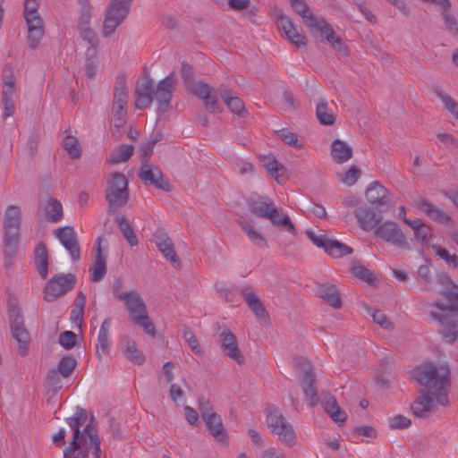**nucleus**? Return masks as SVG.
I'll return each mask as SVG.
<instances>
[{
    "label": "nucleus",
    "mask_w": 458,
    "mask_h": 458,
    "mask_svg": "<svg viewBox=\"0 0 458 458\" xmlns=\"http://www.w3.org/2000/svg\"><path fill=\"white\" fill-rule=\"evenodd\" d=\"M412 377L424 387L411 406L416 417L426 418L434 411L435 401L444 407L450 405L451 372L447 363H423L412 370Z\"/></svg>",
    "instance_id": "nucleus-1"
},
{
    "label": "nucleus",
    "mask_w": 458,
    "mask_h": 458,
    "mask_svg": "<svg viewBox=\"0 0 458 458\" xmlns=\"http://www.w3.org/2000/svg\"><path fill=\"white\" fill-rule=\"evenodd\" d=\"M177 79L174 72L161 80L157 87H154V81L149 76L145 81L138 83L135 89L136 108L144 109L150 106L153 100L157 103V113L165 114L171 107V100L175 90Z\"/></svg>",
    "instance_id": "nucleus-2"
},
{
    "label": "nucleus",
    "mask_w": 458,
    "mask_h": 458,
    "mask_svg": "<svg viewBox=\"0 0 458 458\" xmlns=\"http://www.w3.org/2000/svg\"><path fill=\"white\" fill-rule=\"evenodd\" d=\"M250 211L258 217L267 219L279 230L296 236L298 232L290 216L279 209L267 197H251L247 201Z\"/></svg>",
    "instance_id": "nucleus-3"
},
{
    "label": "nucleus",
    "mask_w": 458,
    "mask_h": 458,
    "mask_svg": "<svg viewBox=\"0 0 458 458\" xmlns=\"http://www.w3.org/2000/svg\"><path fill=\"white\" fill-rule=\"evenodd\" d=\"M181 75L186 90L201 99L205 109L210 114L221 113L223 108L217 102V94L214 87L199 81H194L195 71L187 62L182 63Z\"/></svg>",
    "instance_id": "nucleus-4"
},
{
    "label": "nucleus",
    "mask_w": 458,
    "mask_h": 458,
    "mask_svg": "<svg viewBox=\"0 0 458 458\" xmlns=\"http://www.w3.org/2000/svg\"><path fill=\"white\" fill-rule=\"evenodd\" d=\"M21 210L17 206H9L4 217V255L5 266H11L16 256L20 226H21Z\"/></svg>",
    "instance_id": "nucleus-5"
},
{
    "label": "nucleus",
    "mask_w": 458,
    "mask_h": 458,
    "mask_svg": "<svg viewBox=\"0 0 458 458\" xmlns=\"http://www.w3.org/2000/svg\"><path fill=\"white\" fill-rule=\"evenodd\" d=\"M105 199L107 202L108 215L115 214L127 205L130 199L129 182L123 174L114 172L111 174L106 182Z\"/></svg>",
    "instance_id": "nucleus-6"
},
{
    "label": "nucleus",
    "mask_w": 458,
    "mask_h": 458,
    "mask_svg": "<svg viewBox=\"0 0 458 458\" xmlns=\"http://www.w3.org/2000/svg\"><path fill=\"white\" fill-rule=\"evenodd\" d=\"M8 320L12 336L18 343V353L25 356L28 352L30 335L26 328L21 310L15 302L9 301Z\"/></svg>",
    "instance_id": "nucleus-7"
},
{
    "label": "nucleus",
    "mask_w": 458,
    "mask_h": 458,
    "mask_svg": "<svg viewBox=\"0 0 458 458\" xmlns=\"http://www.w3.org/2000/svg\"><path fill=\"white\" fill-rule=\"evenodd\" d=\"M267 424L281 442L288 446L295 445L296 435L293 426L273 404L267 407Z\"/></svg>",
    "instance_id": "nucleus-8"
},
{
    "label": "nucleus",
    "mask_w": 458,
    "mask_h": 458,
    "mask_svg": "<svg viewBox=\"0 0 458 458\" xmlns=\"http://www.w3.org/2000/svg\"><path fill=\"white\" fill-rule=\"evenodd\" d=\"M133 0H110L103 22V36L110 37L130 13Z\"/></svg>",
    "instance_id": "nucleus-9"
},
{
    "label": "nucleus",
    "mask_w": 458,
    "mask_h": 458,
    "mask_svg": "<svg viewBox=\"0 0 458 458\" xmlns=\"http://www.w3.org/2000/svg\"><path fill=\"white\" fill-rule=\"evenodd\" d=\"M76 284L74 274H58L54 276L44 288V300L47 302L56 301L61 296L72 291Z\"/></svg>",
    "instance_id": "nucleus-10"
},
{
    "label": "nucleus",
    "mask_w": 458,
    "mask_h": 458,
    "mask_svg": "<svg viewBox=\"0 0 458 458\" xmlns=\"http://www.w3.org/2000/svg\"><path fill=\"white\" fill-rule=\"evenodd\" d=\"M374 234L377 238L392 244L397 249L411 250V245L405 234L395 222L388 220L383 223L380 222L374 229Z\"/></svg>",
    "instance_id": "nucleus-11"
},
{
    "label": "nucleus",
    "mask_w": 458,
    "mask_h": 458,
    "mask_svg": "<svg viewBox=\"0 0 458 458\" xmlns=\"http://www.w3.org/2000/svg\"><path fill=\"white\" fill-rule=\"evenodd\" d=\"M308 238L318 247L322 248L325 252L334 258H341L353 252L352 248L336 240L328 238L326 233L319 231L318 233L309 230L306 232Z\"/></svg>",
    "instance_id": "nucleus-12"
},
{
    "label": "nucleus",
    "mask_w": 458,
    "mask_h": 458,
    "mask_svg": "<svg viewBox=\"0 0 458 458\" xmlns=\"http://www.w3.org/2000/svg\"><path fill=\"white\" fill-rule=\"evenodd\" d=\"M139 178L145 183L154 186L164 191H171L172 185L165 178L161 169L155 165L150 164L147 159L141 160L139 172Z\"/></svg>",
    "instance_id": "nucleus-13"
},
{
    "label": "nucleus",
    "mask_w": 458,
    "mask_h": 458,
    "mask_svg": "<svg viewBox=\"0 0 458 458\" xmlns=\"http://www.w3.org/2000/svg\"><path fill=\"white\" fill-rule=\"evenodd\" d=\"M217 334L224 353L238 364H242L244 361V356L238 346L234 334L226 327H221L220 326H218Z\"/></svg>",
    "instance_id": "nucleus-14"
},
{
    "label": "nucleus",
    "mask_w": 458,
    "mask_h": 458,
    "mask_svg": "<svg viewBox=\"0 0 458 458\" xmlns=\"http://www.w3.org/2000/svg\"><path fill=\"white\" fill-rule=\"evenodd\" d=\"M299 367L302 370L300 385L306 398L309 400L310 406L314 407L318 402V397L315 387L316 378L313 369L306 360L300 361Z\"/></svg>",
    "instance_id": "nucleus-15"
},
{
    "label": "nucleus",
    "mask_w": 458,
    "mask_h": 458,
    "mask_svg": "<svg viewBox=\"0 0 458 458\" xmlns=\"http://www.w3.org/2000/svg\"><path fill=\"white\" fill-rule=\"evenodd\" d=\"M54 234L69 251L72 259L75 262L79 261L81 249L74 228L71 225L63 226L55 230Z\"/></svg>",
    "instance_id": "nucleus-16"
},
{
    "label": "nucleus",
    "mask_w": 458,
    "mask_h": 458,
    "mask_svg": "<svg viewBox=\"0 0 458 458\" xmlns=\"http://www.w3.org/2000/svg\"><path fill=\"white\" fill-rule=\"evenodd\" d=\"M153 241L159 251L169 260L175 267H180L182 263L176 252L174 250V243L166 231L163 228H157L153 234Z\"/></svg>",
    "instance_id": "nucleus-17"
},
{
    "label": "nucleus",
    "mask_w": 458,
    "mask_h": 458,
    "mask_svg": "<svg viewBox=\"0 0 458 458\" xmlns=\"http://www.w3.org/2000/svg\"><path fill=\"white\" fill-rule=\"evenodd\" d=\"M365 196L367 200L377 209H383L392 199L390 191L377 181L369 185Z\"/></svg>",
    "instance_id": "nucleus-18"
},
{
    "label": "nucleus",
    "mask_w": 458,
    "mask_h": 458,
    "mask_svg": "<svg viewBox=\"0 0 458 458\" xmlns=\"http://www.w3.org/2000/svg\"><path fill=\"white\" fill-rule=\"evenodd\" d=\"M382 210L383 209L379 208L377 212H376L369 207L362 206L355 209L354 216L360 227L366 232H369L375 229L382 221Z\"/></svg>",
    "instance_id": "nucleus-19"
},
{
    "label": "nucleus",
    "mask_w": 458,
    "mask_h": 458,
    "mask_svg": "<svg viewBox=\"0 0 458 458\" xmlns=\"http://www.w3.org/2000/svg\"><path fill=\"white\" fill-rule=\"evenodd\" d=\"M217 97L220 96L227 108L240 117H246L249 114L243 101L234 92L225 86H220L216 89Z\"/></svg>",
    "instance_id": "nucleus-20"
},
{
    "label": "nucleus",
    "mask_w": 458,
    "mask_h": 458,
    "mask_svg": "<svg viewBox=\"0 0 458 458\" xmlns=\"http://www.w3.org/2000/svg\"><path fill=\"white\" fill-rule=\"evenodd\" d=\"M290 3L294 11L302 18L304 24L312 34L320 26V21H326L321 16L314 15L303 0H290Z\"/></svg>",
    "instance_id": "nucleus-21"
},
{
    "label": "nucleus",
    "mask_w": 458,
    "mask_h": 458,
    "mask_svg": "<svg viewBox=\"0 0 458 458\" xmlns=\"http://www.w3.org/2000/svg\"><path fill=\"white\" fill-rule=\"evenodd\" d=\"M320 35L324 37L327 41H328L332 47L335 49L342 55H348V48L346 45L342 40L341 37L336 36L332 26L327 22V21H321L320 26L315 30L313 35L318 36Z\"/></svg>",
    "instance_id": "nucleus-22"
},
{
    "label": "nucleus",
    "mask_w": 458,
    "mask_h": 458,
    "mask_svg": "<svg viewBox=\"0 0 458 458\" xmlns=\"http://www.w3.org/2000/svg\"><path fill=\"white\" fill-rule=\"evenodd\" d=\"M103 241L104 239L102 237H98L97 240V244L94 248L95 259L89 269L91 272L90 280L95 283L101 281L106 274V255L102 252L101 248Z\"/></svg>",
    "instance_id": "nucleus-23"
},
{
    "label": "nucleus",
    "mask_w": 458,
    "mask_h": 458,
    "mask_svg": "<svg viewBox=\"0 0 458 458\" xmlns=\"http://www.w3.org/2000/svg\"><path fill=\"white\" fill-rule=\"evenodd\" d=\"M82 442L87 448L93 449V458H100V438L98 435L97 424L94 415L90 416L89 423L83 428Z\"/></svg>",
    "instance_id": "nucleus-24"
},
{
    "label": "nucleus",
    "mask_w": 458,
    "mask_h": 458,
    "mask_svg": "<svg viewBox=\"0 0 458 458\" xmlns=\"http://www.w3.org/2000/svg\"><path fill=\"white\" fill-rule=\"evenodd\" d=\"M117 299L124 302L132 319L135 316L147 312V306L143 299L135 291L120 293L117 295Z\"/></svg>",
    "instance_id": "nucleus-25"
},
{
    "label": "nucleus",
    "mask_w": 458,
    "mask_h": 458,
    "mask_svg": "<svg viewBox=\"0 0 458 458\" xmlns=\"http://www.w3.org/2000/svg\"><path fill=\"white\" fill-rule=\"evenodd\" d=\"M241 294L248 304L250 310L255 314V316L260 320H267L268 313L264 307L263 303L253 292L252 287L246 285L241 289Z\"/></svg>",
    "instance_id": "nucleus-26"
},
{
    "label": "nucleus",
    "mask_w": 458,
    "mask_h": 458,
    "mask_svg": "<svg viewBox=\"0 0 458 458\" xmlns=\"http://www.w3.org/2000/svg\"><path fill=\"white\" fill-rule=\"evenodd\" d=\"M416 206L418 208L427 214L431 219L439 224L449 225L454 223L452 217L448 214L438 208L427 199H420L417 200Z\"/></svg>",
    "instance_id": "nucleus-27"
},
{
    "label": "nucleus",
    "mask_w": 458,
    "mask_h": 458,
    "mask_svg": "<svg viewBox=\"0 0 458 458\" xmlns=\"http://www.w3.org/2000/svg\"><path fill=\"white\" fill-rule=\"evenodd\" d=\"M28 26V39L30 48L35 49L44 35L43 21L38 14L24 16Z\"/></svg>",
    "instance_id": "nucleus-28"
},
{
    "label": "nucleus",
    "mask_w": 458,
    "mask_h": 458,
    "mask_svg": "<svg viewBox=\"0 0 458 458\" xmlns=\"http://www.w3.org/2000/svg\"><path fill=\"white\" fill-rule=\"evenodd\" d=\"M88 411L84 408L77 407L76 412L72 417L66 418V422L72 429V437L70 442L80 443V438L82 439L83 430L81 431V427L85 424L88 420Z\"/></svg>",
    "instance_id": "nucleus-29"
},
{
    "label": "nucleus",
    "mask_w": 458,
    "mask_h": 458,
    "mask_svg": "<svg viewBox=\"0 0 458 458\" xmlns=\"http://www.w3.org/2000/svg\"><path fill=\"white\" fill-rule=\"evenodd\" d=\"M318 295L328 305L335 309L342 307V300L337 288L331 284H322L318 286Z\"/></svg>",
    "instance_id": "nucleus-30"
},
{
    "label": "nucleus",
    "mask_w": 458,
    "mask_h": 458,
    "mask_svg": "<svg viewBox=\"0 0 458 458\" xmlns=\"http://www.w3.org/2000/svg\"><path fill=\"white\" fill-rule=\"evenodd\" d=\"M128 90L126 87V76L119 73L115 78V85L114 87L113 105L127 108L128 106Z\"/></svg>",
    "instance_id": "nucleus-31"
},
{
    "label": "nucleus",
    "mask_w": 458,
    "mask_h": 458,
    "mask_svg": "<svg viewBox=\"0 0 458 458\" xmlns=\"http://www.w3.org/2000/svg\"><path fill=\"white\" fill-rule=\"evenodd\" d=\"M34 265L39 276L46 279L48 274V257L43 242L37 244L34 250Z\"/></svg>",
    "instance_id": "nucleus-32"
},
{
    "label": "nucleus",
    "mask_w": 458,
    "mask_h": 458,
    "mask_svg": "<svg viewBox=\"0 0 458 458\" xmlns=\"http://www.w3.org/2000/svg\"><path fill=\"white\" fill-rule=\"evenodd\" d=\"M404 223L413 230L415 240L421 244L428 242L432 236L431 228L419 218L410 219L404 217Z\"/></svg>",
    "instance_id": "nucleus-33"
},
{
    "label": "nucleus",
    "mask_w": 458,
    "mask_h": 458,
    "mask_svg": "<svg viewBox=\"0 0 458 458\" xmlns=\"http://www.w3.org/2000/svg\"><path fill=\"white\" fill-rule=\"evenodd\" d=\"M331 156L336 164H343L352 157V148L344 141L336 139L331 144Z\"/></svg>",
    "instance_id": "nucleus-34"
},
{
    "label": "nucleus",
    "mask_w": 458,
    "mask_h": 458,
    "mask_svg": "<svg viewBox=\"0 0 458 458\" xmlns=\"http://www.w3.org/2000/svg\"><path fill=\"white\" fill-rule=\"evenodd\" d=\"M322 405L325 411L335 422L344 423L346 420V412L340 408L335 397L333 395H328L325 400H323Z\"/></svg>",
    "instance_id": "nucleus-35"
},
{
    "label": "nucleus",
    "mask_w": 458,
    "mask_h": 458,
    "mask_svg": "<svg viewBox=\"0 0 458 458\" xmlns=\"http://www.w3.org/2000/svg\"><path fill=\"white\" fill-rule=\"evenodd\" d=\"M440 294L449 301L448 304H444L441 301L434 302V306L441 311H457L458 310V285L455 284L450 290L441 291Z\"/></svg>",
    "instance_id": "nucleus-36"
},
{
    "label": "nucleus",
    "mask_w": 458,
    "mask_h": 458,
    "mask_svg": "<svg viewBox=\"0 0 458 458\" xmlns=\"http://www.w3.org/2000/svg\"><path fill=\"white\" fill-rule=\"evenodd\" d=\"M44 216L46 220L52 223L61 221L64 218L62 203L55 198H48L44 207Z\"/></svg>",
    "instance_id": "nucleus-37"
},
{
    "label": "nucleus",
    "mask_w": 458,
    "mask_h": 458,
    "mask_svg": "<svg viewBox=\"0 0 458 458\" xmlns=\"http://www.w3.org/2000/svg\"><path fill=\"white\" fill-rule=\"evenodd\" d=\"M210 434L218 441L225 442L227 438L226 430L223 425L222 419L219 414H212L204 420Z\"/></svg>",
    "instance_id": "nucleus-38"
},
{
    "label": "nucleus",
    "mask_w": 458,
    "mask_h": 458,
    "mask_svg": "<svg viewBox=\"0 0 458 458\" xmlns=\"http://www.w3.org/2000/svg\"><path fill=\"white\" fill-rule=\"evenodd\" d=\"M78 30L81 38L89 45L86 50V55L96 58L98 55V47L99 45V39L96 32L90 27L80 28Z\"/></svg>",
    "instance_id": "nucleus-39"
},
{
    "label": "nucleus",
    "mask_w": 458,
    "mask_h": 458,
    "mask_svg": "<svg viewBox=\"0 0 458 458\" xmlns=\"http://www.w3.org/2000/svg\"><path fill=\"white\" fill-rule=\"evenodd\" d=\"M115 224L118 225L123 237L126 239L131 246L138 245V239L134 230L125 216H116L114 218Z\"/></svg>",
    "instance_id": "nucleus-40"
},
{
    "label": "nucleus",
    "mask_w": 458,
    "mask_h": 458,
    "mask_svg": "<svg viewBox=\"0 0 458 458\" xmlns=\"http://www.w3.org/2000/svg\"><path fill=\"white\" fill-rule=\"evenodd\" d=\"M134 152L132 145H120L110 154L107 161L110 164H119L128 161Z\"/></svg>",
    "instance_id": "nucleus-41"
},
{
    "label": "nucleus",
    "mask_w": 458,
    "mask_h": 458,
    "mask_svg": "<svg viewBox=\"0 0 458 458\" xmlns=\"http://www.w3.org/2000/svg\"><path fill=\"white\" fill-rule=\"evenodd\" d=\"M316 115L319 123L323 125H333L335 122L334 113L328 107V104L325 99H320L317 104Z\"/></svg>",
    "instance_id": "nucleus-42"
},
{
    "label": "nucleus",
    "mask_w": 458,
    "mask_h": 458,
    "mask_svg": "<svg viewBox=\"0 0 458 458\" xmlns=\"http://www.w3.org/2000/svg\"><path fill=\"white\" fill-rule=\"evenodd\" d=\"M263 165L272 177H274L278 182H282L280 178L284 175L286 169L276 159L274 156L270 155L264 157Z\"/></svg>",
    "instance_id": "nucleus-43"
},
{
    "label": "nucleus",
    "mask_w": 458,
    "mask_h": 458,
    "mask_svg": "<svg viewBox=\"0 0 458 458\" xmlns=\"http://www.w3.org/2000/svg\"><path fill=\"white\" fill-rule=\"evenodd\" d=\"M273 19L280 30H283L285 36H289V33L295 28L292 20L284 13L282 9L275 8L273 11Z\"/></svg>",
    "instance_id": "nucleus-44"
},
{
    "label": "nucleus",
    "mask_w": 458,
    "mask_h": 458,
    "mask_svg": "<svg viewBox=\"0 0 458 458\" xmlns=\"http://www.w3.org/2000/svg\"><path fill=\"white\" fill-rule=\"evenodd\" d=\"M430 316L437 320L442 326L447 327H458V310L457 311H445L439 313L437 311H430Z\"/></svg>",
    "instance_id": "nucleus-45"
},
{
    "label": "nucleus",
    "mask_w": 458,
    "mask_h": 458,
    "mask_svg": "<svg viewBox=\"0 0 458 458\" xmlns=\"http://www.w3.org/2000/svg\"><path fill=\"white\" fill-rule=\"evenodd\" d=\"M352 272L359 279L373 285L377 281V277L372 271L365 267L359 261H353L352 263Z\"/></svg>",
    "instance_id": "nucleus-46"
},
{
    "label": "nucleus",
    "mask_w": 458,
    "mask_h": 458,
    "mask_svg": "<svg viewBox=\"0 0 458 458\" xmlns=\"http://www.w3.org/2000/svg\"><path fill=\"white\" fill-rule=\"evenodd\" d=\"M77 367V360L72 354L64 355L59 361L57 370L64 378L69 377Z\"/></svg>",
    "instance_id": "nucleus-47"
},
{
    "label": "nucleus",
    "mask_w": 458,
    "mask_h": 458,
    "mask_svg": "<svg viewBox=\"0 0 458 458\" xmlns=\"http://www.w3.org/2000/svg\"><path fill=\"white\" fill-rule=\"evenodd\" d=\"M364 308L368 314L372 317L373 321L379 325L382 328L391 330L394 328V324L386 316V314L379 310H373L367 304H364Z\"/></svg>",
    "instance_id": "nucleus-48"
},
{
    "label": "nucleus",
    "mask_w": 458,
    "mask_h": 458,
    "mask_svg": "<svg viewBox=\"0 0 458 458\" xmlns=\"http://www.w3.org/2000/svg\"><path fill=\"white\" fill-rule=\"evenodd\" d=\"M242 230L248 235V237L259 246H267V240L263 237V235L251 225L247 222L239 220L238 221Z\"/></svg>",
    "instance_id": "nucleus-49"
},
{
    "label": "nucleus",
    "mask_w": 458,
    "mask_h": 458,
    "mask_svg": "<svg viewBox=\"0 0 458 458\" xmlns=\"http://www.w3.org/2000/svg\"><path fill=\"white\" fill-rule=\"evenodd\" d=\"M110 325H111V318H106L101 327H100V329H99V333H98V345H97V352L98 353L99 352V350H101V352L103 353H107L108 352V339H107V335H108V330H109V327H110Z\"/></svg>",
    "instance_id": "nucleus-50"
},
{
    "label": "nucleus",
    "mask_w": 458,
    "mask_h": 458,
    "mask_svg": "<svg viewBox=\"0 0 458 458\" xmlns=\"http://www.w3.org/2000/svg\"><path fill=\"white\" fill-rule=\"evenodd\" d=\"M124 354L131 362L140 365L145 360L144 354L140 352L132 340H127Z\"/></svg>",
    "instance_id": "nucleus-51"
},
{
    "label": "nucleus",
    "mask_w": 458,
    "mask_h": 458,
    "mask_svg": "<svg viewBox=\"0 0 458 458\" xmlns=\"http://www.w3.org/2000/svg\"><path fill=\"white\" fill-rule=\"evenodd\" d=\"M63 146L71 158L76 159L81 156V148L77 138L67 135L63 140Z\"/></svg>",
    "instance_id": "nucleus-52"
},
{
    "label": "nucleus",
    "mask_w": 458,
    "mask_h": 458,
    "mask_svg": "<svg viewBox=\"0 0 458 458\" xmlns=\"http://www.w3.org/2000/svg\"><path fill=\"white\" fill-rule=\"evenodd\" d=\"M132 321L135 325L141 327L148 335H151L152 337L156 336L155 325L148 316V311L144 314L135 316Z\"/></svg>",
    "instance_id": "nucleus-53"
},
{
    "label": "nucleus",
    "mask_w": 458,
    "mask_h": 458,
    "mask_svg": "<svg viewBox=\"0 0 458 458\" xmlns=\"http://www.w3.org/2000/svg\"><path fill=\"white\" fill-rule=\"evenodd\" d=\"M89 452L84 450L81 442H70L69 445L64 450V458H88Z\"/></svg>",
    "instance_id": "nucleus-54"
},
{
    "label": "nucleus",
    "mask_w": 458,
    "mask_h": 458,
    "mask_svg": "<svg viewBox=\"0 0 458 458\" xmlns=\"http://www.w3.org/2000/svg\"><path fill=\"white\" fill-rule=\"evenodd\" d=\"M437 96L442 100L445 108L457 120L458 119V102L449 95L444 94L440 90L436 91Z\"/></svg>",
    "instance_id": "nucleus-55"
},
{
    "label": "nucleus",
    "mask_w": 458,
    "mask_h": 458,
    "mask_svg": "<svg viewBox=\"0 0 458 458\" xmlns=\"http://www.w3.org/2000/svg\"><path fill=\"white\" fill-rule=\"evenodd\" d=\"M432 249L436 250V254L445 260V262L452 268H458V256L450 254L447 250L440 246L433 245Z\"/></svg>",
    "instance_id": "nucleus-56"
},
{
    "label": "nucleus",
    "mask_w": 458,
    "mask_h": 458,
    "mask_svg": "<svg viewBox=\"0 0 458 458\" xmlns=\"http://www.w3.org/2000/svg\"><path fill=\"white\" fill-rule=\"evenodd\" d=\"M278 137L287 145L296 148H301L302 144L299 142L297 135L288 129H282L277 131Z\"/></svg>",
    "instance_id": "nucleus-57"
},
{
    "label": "nucleus",
    "mask_w": 458,
    "mask_h": 458,
    "mask_svg": "<svg viewBox=\"0 0 458 458\" xmlns=\"http://www.w3.org/2000/svg\"><path fill=\"white\" fill-rule=\"evenodd\" d=\"M442 19L446 29L454 36L458 38V22L457 19L452 13L448 11L442 12Z\"/></svg>",
    "instance_id": "nucleus-58"
},
{
    "label": "nucleus",
    "mask_w": 458,
    "mask_h": 458,
    "mask_svg": "<svg viewBox=\"0 0 458 458\" xmlns=\"http://www.w3.org/2000/svg\"><path fill=\"white\" fill-rule=\"evenodd\" d=\"M59 344L65 349H72L77 343V335L72 331H64L59 335Z\"/></svg>",
    "instance_id": "nucleus-59"
},
{
    "label": "nucleus",
    "mask_w": 458,
    "mask_h": 458,
    "mask_svg": "<svg viewBox=\"0 0 458 458\" xmlns=\"http://www.w3.org/2000/svg\"><path fill=\"white\" fill-rule=\"evenodd\" d=\"M60 372L53 368L48 370L47 375V381L50 387H52L54 394H57L62 388Z\"/></svg>",
    "instance_id": "nucleus-60"
},
{
    "label": "nucleus",
    "mask_w": 458,
    "mask_h": 458,
    "mask_svg": "<svg viewBox=\"0 0 458 458\" xmlns=\"http://www.w3.org/2000/svg\"><path fill=\"white\" fill-rule=\"evenodd\" d=\"M360 174V170L358 167L352 165L343 175H341L340 180L344 184L352 186L358 181Z\"/></svg>",
    "instance_id": "nucleus-61"
},
{
    "label": "nucleus",
    "mask_w": 458,
    "mask_h": 458,
    "mask_svg": "<svg viewBox=\"0 0 458 458\" xmlns=\"http://www.w3.org/2000/svg\"><path fill=\"white\" fill-rule=\"evenodd\" d=\"M112 112L114 117V126L121 128L126 123L127 108L112 104Z\"/></svg>",
    "instance_id": "nucleus-62"
},
{
    "label": "nucleus",
    "mask_w": 458,
    "mask_h": 458,
    "mask_svg": "<svg viewBox=\"0 0 458 458\" xmlns=\"http://www.w3.org/2000/svg\"><path fill=\"white\" fill-rule=\"evenodd\" d=\"M411 421L409 418L401 414L396 415L389 420V427L392 429H403L411 426Z\"/></svg>",
    "instance_id": "nucleus-63"
},
{
    "label": "nucleus",
    "mask_w": 458,
    "mask_h": 458,
    "mask_svg": "<svg viewBox=\"0 0 458 458\" xmlns=\"http://www.w3.org/2000/svg\"><path fill=\"white\" fill-rule=\"evenodd\" d=\"M199 410L200 411L203 420H206L207 417L216 413L214 411L213 405L211 404L209 400L204 396L199 398Z\"/></svg>",
    "instance_id": "nucleus-64"
}]
</instances>
